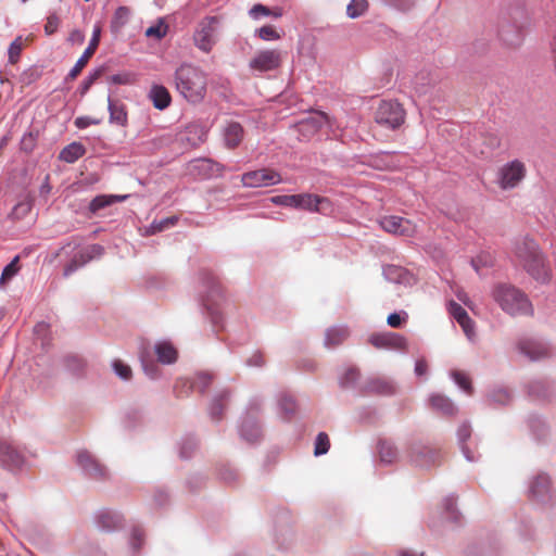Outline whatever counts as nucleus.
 Returning a JSON list of instances; mask_svg holds the SVG:
<instances>
[{
    "label": "nucleus",
    "instance_id": "1",
    "mask_svg": "<svg viewBox=\"0 0 556 556\" xmlns=\"http://www.w3.org/2000/svg\"><path fill=\"white\" fill-rule=\"evenodd\" d=\"M174 83L179 94L190 103H200L206 96L207 75L198 66L180 65L175 71Z\"/></svg>",
    "mask_w": 556,
    "mask_h": 556
},
{
    "label": "nucleus",
    "instance_id": "2",
    "mask_svg": "<svg viewBox=\"0 0 556 556\" xmlns=\"http://www.w3.org/2000/svg\"><path fill=\"white\" fill-rule=\"evenodd\" d=\"M517 261L538 281L546 282L551 278V269L533 239L525 237L515 243Z\"/></svg>",
    "mask_w": 556,
    "mask_h": 556
},
{
    "label": "nucleus",
    "instance_id": "3",
    "mask_svg": "<svg viewBox=\"0 0 556 556\" xmlns=\"http://www.w3.org/2000/svg\"><path fill=\"white\" fill-rule=\"evenodd\" d=\"M492 295L502 309L510 315H531L533 313V307L528 296L511 285H496Z\"/></svg>",
    "mask_w": 556,
    "mask_h": 556
},
{
    "label": "nucleus",
    "instance_id": "4",
    "mask_svg": "<svg viewBox=\"0 0 556 556\" xmlns=\"http://www.w3.org/2000/svg\"><path fill=\"white\" fill-rule=\"evenodd\" d=\"M271 202L277 205L301 208L309 212L325 213L330 208V201L327 198L312 193L276 195Z\"/></svg>",
    "mask_w": 556,
    "mask_h": 556
},
{
    "label": "nucleus",
    "instance_id": "5",
    "mask_svg": "<svg viewBox=\"0 0 556 556\" xmlns=\"http://www.w3.org/2000/svg\"><path fill=\"white\" fill-rule=\"evenodd\" d=\"M220 24L218 16H205L194 30L193 42L201 51L208 53L217 42V31Z\"/></svg>",
    "mask_w": 556,
    "mask_h": 556
},
{
    "label": "nucleus",
    "instance_id": "6",
    "mask_svg": "<svg viewBox=\"0 0 556 556\" xmlns=\"http://www.w3.org/2000/svg\"><path fill=\"white\" fill-rule=\"evenodd\" d=\"M405 116L406 113L401 103L383 100L376 110L375 121L388 129H396L404 124Z\"/></svg>",
    "mask_w": 556,
    "mask_h": 556
},
{
    "label": "nucleus",
    "instance_id": "7",
    "mask_svg": "<svg viewBox=\"0 0 556 556\" xmlns=\"http://www.w3.org/2000/svg\"><path fill=\"white\" fill-rule=\"evenodd\" d=\"M526 165L519 161L514 160L503 165L498 172V186L503 190L516 188L526 177Z\"/></svg>",
    "mask_w": 556,
    "mask_h": 556
},
{
    "label": "nucleus",
    "instance_id": "8",
    "mask_svg": "<svg viewBox=\"0 0 556 556\" xmlns=\"http://www.w3.org/2000/svg\"><path fill=\"white\" fill-rule=\"evenodd\" d=\"M282 178L279 173L270 168H261L244 173L241 182L248 188H262L280 184Z\"/></svg>",
    "mask_w": 556,
    "mask_h": 556
},
{
    "label": "nucleus",
    "instance_id": "9",
    "mask_svg": "<svg viewBox=\"0 0 556 556\" xmlns=\"http://www.w3.org/2000/svg\"><path fill=\"white\" fill-rule=\"evenodd\" d=\"M281 52L276 49H266L256 52L250 60L249 66L251 70L264 73L275 71L281 65Z\"/></svg>",
    "mask_w": 556,
    "mask_h": 556
},
{
    "label": "nucleus",
    "instance_id": "10",
    "mask_svg": "<svg viewBox=\"0 0 556 556\" xmlns=\"http://www.w3.org/2000/svg\"><path fill=\"white\" fill-rule=\"evenodd\" d=\"M379 225L384 231L396 236L413 237L417 231L415 223L395 215L381 217Z\"/></svg>",
    "mask_w": 556,
    "mask_h": 556
},
{
    "label": "nucleus",
    "instance_id": "11",
    "mask_svg": "<svg viewBox=\"0 0 556 556\" xmlns=\"http://www.w3.org/2000/svg\"><path fill=\"white\" fill-rule=\"evenodd\" d=\"M102 252V247L98 244H92L79 250L77 253L73 255L72 260L64 266L63 276L70 277L80 267L89 263L91 260H93L97 256H100Z\"/></svg>",
    "mask_w": 556,
    "mask_h": 556
},
{
    "label": "nucleus",
    "instance_id": "12",
    "mask_svg": "<svg viewBox=\"0 0 556 556\" xmlns=\"http://www.w3.org/2000/svg\"><path fill=\"white\" fill-rule=\"evenodd\" d=\"M100 34H101L100 26H96L94 29H93V33H92V38H91L88 47L84 51L83 55L77 60V62L74 65V67L67 74L66 80H74V79H76L77 76L84 70V67L88 64L89 60L92 58V55L94 54V52H96V50H97V48L99 46Z\"/></svg>",
    "mask_w": 556,
    "mask_h": 556
},
{
    "label": "nucleus",
    "instance_id": "13",
    "mask_svg": "<svg viewBox=\"0 0 556 556\" xmlns=\"http://www.w3.org/2000/svg\"><path fill=\"white\" fill-rule=\"evenodd\" d=\"M368 342L377 349L404 350L406 348L405 338L394 332L372 333Z\"/></svg>",
    "mask_w": 556,
    "mask_h": 556
},
{
    "label": "nucleus",
    "instance_id": "14",
    "mask_svg": "<svg viewBox=\"0 0 556 556\" xmlns=\"http://www.w3.org/2000/svg\"><path fill=\"white\" fill-rule=\"evenodd\" d=\"M448 313L460 325L466 336L469 339L472 338L475 334V324L472 319L469 317L466 309L462 307V305H459L458 303L451 301L448 303Z\"/></svg>",
    "mask_w": 556,
    "mask_h": 556
},
{
    "label": "nucleus",
    "instance_id": "15",
    "mask_svg": "<svg viewBox=\"0 0 556 556\" xmlns=\"http://www.w3.org/2000/svg\"><path fill=\"white\" fill-rule=\"evenodd\" d=\"M517 348L521 354L531 361L540 359L548 354V349L544 343L531 339L520 340Z\"/></svg>",
    "mask_w": 556,
    "mask_h": 556
},
{
    "label": "nucleus",
    "instance_id": "16",
    "mask_svg": "<svg viewBox=\"0 0 556 556\" xmlns=\"http://www.w3.org/2000/svg\"><path fill=\"white\" fill-rule=\"evenodd\" d=\"M78 464L83 467V469L94 479H101L105 477V468L98 463L93 456L87 452H79L77 455Z\"/></svg>",
    "mask_w": 556,
    "mask_h": 556
},
{
    "label": "nucleus",
    "instance_id": "17",
    "mask_svg": "<svg viewBox=\"0 0 556 556\" xmlns=\"http://www.w3.org/2000/svg\"><path fill=\"white\" fill-rule=\"evenodd\" d=\"M0 462L9 468H18L24 458L13 444L0 441Z\"/></svg>",
    "mask_w": 556,
    "mask_h": 556
},
{
    "label": "nucleus",
    "instance_id": "18",
    "mask_svg": "<svg viewBox=\"0 0 556 556\" xmlns=\"http://www.w3.org/2000/svg\"><path fill=\"white\" fill-rule=\"evenodd\" d=\"M148 98L153 103V106L160 111L167 109L172 103V96L163 85H152Z\"/></svg>",
    "mask_w": 556,
    "mask_h": 556
},
{
    "label": "nucleus",
    "instance_id": "19",
    "mask_svg": "<svg viewBox=\"0 0 556 556\" xmlns=\"http://www.w3.org/2000/svg\"><path fill=\"white\" fill-rule=\"evenodd\" d=\"M108 109L110 112V123L126 127L128 125V113L126 105L119 100L108 99Z\"/></svg>",
    "mask_w": 556,
    "mask_h": 556
},
{
    "label": "nucleus",
    "instance_id": "20",
    "mask_svg": "<svg viewBox=\"0 0 556 556\" xmlns=\"http://www.w3.org/2000/svg\"><path fill=\"white\" fill-rule=\"evenodd\" d=\"M98 526L104 531H113L123 526V518L117 513L104 510L98 515Z\"/></svg>",
    "mask_w": 556,
    "mask_h": 556
},
{
    "label": "nucleus",
    "instance_id": "21",
    "mask_svg": "<svg viewBox=\"0 0 556 556\" xmlns=\"http://www.w3.org/2000/svg\"><path fill=\"white\" fill-rule=\"evenodd\" d=\"M227 148H237L243 139V128L239 123L232 122L227 125L224 131Z\"/></svg>",
    "mask_w": 556,
    "mask_h": 556
},
{
    "label": "nucleus",
    "instance_id": "22",
    "mask_svg": "<svg viewBox=\"0 0 556 556\" xmlns=\"http://www.w3.org/2000/svg\"><path fill=\"white\" fill-rule=\"evenodd\" d=\"M193 169H197L199 174L204 177L218 176L223 172V165L213 162L208 159L198 160L192 165Z\"/></svg>",
    "mask_w": 556,
    "mask_h": 556
},
{
    "label": "nucleus",
    "instance_id": "23",
    "mask_svg": "<svg viewBox=\"0 0 556 556\" xmlns=\"http://www.w3.org/2000/svg\"><path fill=\"white\" fill-rule=\"evenodd\" d=\"M329 123V117L324 112H316L314 115L300 122V130L317 131L323 125Z\"/></svg>",
    "mask_w": 556,
    "mask_h": 556
},
{
    "label": "nucleus",
    "instance_id": "24",
    "mask_svg": "<svg viewBox=\"0 0 556 556\" xmlns=\"http://www.w3.org/2000/svg\"><path fill=\"white\" fill-rule=\"evenodd\" d=\"M86 152L85 147L79 142H72L60 152V160L66 163H74Z\"/></svg>",
    "mask_w": 556,
    "mask_h": 556
},
{
    "label": "nucleus",
    "instance_id": "25",
    "mask_svg": "<svg viewBox=\"0 0 556 556\" xmlns=\"http://www.w3.org/2000/svg\"><path fill=\"white\" fill-rule=\"evenodd\" d=\"M437 457V452L428 447H418L417 451L414 452L412 462L415 463L417 466L424 467L430 464H434Z\"/></svg>",
    "mask_w": 556,
    "mask_h": 556
},
{
    "label": "nucleus",
    "instance_id": "26",
    "mask_svg": "<svg viewBox=\"0 0 556 556\" xmlns=\"http://www.w3.org/2000/svg\"><path fill=\"white\" fill-rule=\"evenodd\" d=\"M155 353L157 355V359L164 364H172L177 358V351L172 344L166 342L159 343L155 346Z\"/></svg>",
    "mask_w": 556,
    "mask_h": 556
},
{
    "label": "nucleus",
    "instance_id": "27",
    "mask_svg": "<svg viewBox=\"0 0 556 556\" xmlns=\"http://www.w3.org/2000/svg\"><path fill=\"white\" fill-rule=\"evenodd\" d=\"M126 197H119V195H106L101 194L97 195L89 204V211L91 213H97L98 211L112 205L115 202L123 201Z\"/></svg>",
    "mask_w": 556,
    "mask_h": 556
},
{
    "label": "nucleus",
    "instance_id": "28",
    "mask_svg": "<svg viewBox=\"0 0 556 556\" xmlns=\"http://www.w3.org/2000/svg\"><path fill=\"white\" fill-rule=\"evenodd\" d=\"M430 404L432 408L437 409L438 412L442 413L443 415H453L456 410L454 404L451 402L450 399L443 396V395H432L430 397Z\"/></svg>",
    "mask_w": 556,
    "mask_h": 556
},
{
    "label": "nucleus",
    "instance_id": "29",
    "mask_svg": "<svg viewBox=\"0 0 556 556\" xmlns=\"http://www.w3.org/2000/svg\"><path fill=\"white\" fill-rule=\"evenodd\" d=\"M551 488L549 477L539 475L531 484L530 491L535 497H544L548 494Z\"/></svg>",
    "mask_w": 556,
    "mask_h": 556
},
{
    "label": "nucleus",
    "instance_id": "30",
    "mask_svg": "<svg viewBox=\"0 0 556 556\" xmlns=\"http://www.w3.org/2000/svg\"><path fill=\"white\" fill-rule=\"evenodd\" d=\"M481 149L478 151L482 156H489L501 147V138L495 134H485L481 138Z\"/></svg>",
    "mask_w": 556,
    "mask_h": 556
},
{
    "label": "nucleus",
    "instance_id": "31",
    "mask_svg": "<svg viewBox=\"0 0 556 556\" xmlns=\"http://www.w3.org/2000/svg\"><path fill=\"white\" fill-rule=\"evenodd\" d=\"M130 16V10L126 7H119L116 9L112 21H111V29L113 31L121 30L128 22Z\"/></svg>",
    "mask_w": 556,
    "mask_h": 556
},
{
    "label": "nucleus",
    "instance_id": "32",
    "mask_svg": "<svg viewBox=\"0 0 556 556\" xmlns=\"http://www.w3.org/2000/svg\"><path fill=\"white\" fill-rule=\"evenodd\" d=\"M380 460L386 464H391L397 458V451L394 445L387 441L379 443Z\"/></svg>",
    "mask_w": 556,
    "mask_h": 556
},
{
    "label": "nucleus",
    "instance_id": "33",
    "mask_svg": "<svg viewBox=\"0 0 556 556\" xmlns=\"http://www.w3.org/2000/svg\"><path fill=\"white\" fill-rule=\"evenodd\" d=\"M349 336V331L345 328H332L327 331L326 343L334 346L342 343Z\"/></svg>",
    "mask_w": 556,
    "mask_h": 556
},
{
    "label": "nucleus",
    "instance_id": "34",
    "mask_svg": "<svg viewBox=\"0 0 556 556\" xmlns=\"http://www.w3.org/2000/svg\"><path fill=\"white\" fill-rule=\"evenodd\" d=\"M367 8V0H352L346 8V13L351 18H355L361 16Z\"/></svg>",
    "mask_w": 556,
    "mask_h": 556
},
{
    "label": "nucleus",
    "instance_id": "35",
    "mask_svg": "<svg viewBox=\"0 0 556 556\" xmlns=\"http://www.w3.org/2000/svg\"><path fill=\"white\" fill-rule=\"evenodd\" d=\"M329 447L330 440L328 434L325 432H319L315 441L314 454L316 456L324 455L329 451Z\"/></svg>",
    "mask_w": 556,
    "mask_h": 556
},
{
    "label": "nucleus",
    "instance_id": "36",
    "mask_svg": "<svg viewBox=\"0 0 556 556\" xmlns=\"http://www.w3.org/2000/svg\"><path fill=\"white\" fill-rule=\"evenodd\" d=\"M168 30L167 24H165L162 20L157 22V24L150 26L146 29V36L150 38L162 39L166 36Z\"/></svg>",
    "mask_w": 556,
    "mask_h": 556
},
{
    "label": "nucleus",
    "instance_id": "37",
    "mask_svg": "<svg viewBox=\"0 0 556 556\" xmlns=\"http://www.w3.org/2000/svg\"><path fill=\"white\" fill-rule=\"evenodd\" d=\"M31 210V201L24 199L20 201L12 210L11 216L15 219H21L26 216Z\"/></svg>",
    "mask_w": 556,
    "mask_h": 556
},
{
    "label": "nucleus",
    "instance_id": "38",
    "mask_svg": "<svg viewBox=\"0 0 556 556\" xmlns=\"http://www.w3.org/2000/svg\"><path fill=\"white\" fill-rule=\"evenodd\" d=\"M241 434L247 441L254 442L260 438L261 433L255 425L250 421H244L241 428Z\"/></svg>",
    "mask_w": 556,
    "mask_h": 556
},
{
    "label": "nucleus",
    "instance_id": "39",
    "mask_svg": "<svg viewBox=\"0 0 556 556\" xmlns=\"http://www.w3.org/2000/svg\"><path fill=\"white\" fill-rule=\"evenodd\" d=\"M452 376L459 388H462L466 393L472 394L471 380L465 372L455 370Z\"/></svg>",
    "mask_w": 556,
    "mask_h": 556
},
{
    "label": "nucleus",
    "instance_id": "40",
    "mask_svg": "<svg viewBox=\"0 0 556 556\" xmlns=\"http://www.w3.org/2000/svg\"><path fill=\"white\" fill-rule=\"evenodd\" d=\"M257 36L265 41L278 40L281 35L271 25H265L256 30Z\"/></svg>",
    "mask_w": 556,
    "mask_h": 556
},
{
    "label": "nucleus",
    "instance_id": "41",
    "mask_svg": "<svg viewBox=\"0 0 556 556\" xmlns=\"http://www.w3.org/2000/svg\"><path fill=\"white\" fill-rule=\"evenodd\" d=\"M493 263H494L493 256L489 253H481L471 260V264L477 273H479L482 267L492 266Z\"/></svg>",
    "mask_w": 556,
    "mask_h": 556
},
{
    "label": "nucleus",
    "instance_id": "42",
    "mask_svg": "<svg viewBox=\"0 0 556 556\" xmlns=\"http://www.w3.org/2000/svg\"><path fill=\"white\" fill-rule=\"evenodd\" d=\"M18 256H15L11 263H9L2 274H1V278H0V282L1 283H4L5 281L10 280L14 275L17 274L18 269H20V266H18Z\"/></svg>",
    "mask_w": 556,
    "mask_h": 556
},
{
    "label": "nucleus",
    "instance_id": "43",
    "mask_svg": "<svg viewBox=\"0 0 556 556\" xmlns=\"http://www.w3.org/2000/svg\"><path fill=\"white\" fill-rule=\"evenodd\" d=\"M60 24H61L60 16L56 13H51L47 17V22L45 24V33H46V35H48V36L53 35L58 30Z\"/></svg>",
    "mask_w": 556,
    "mask_h": 556
},
{
    "label": "nucleus",
    "instance_id": "44",
    "mask_svg": "<svg viewBox=\"0 0 556 556\" xmlns=\"http://www.w3.org/2000/svg\"><path fill=\"white\" fill-rule=\"evenodd\" d=\"M114 371L118 377H121L124 380H128L131 378V368L123 363L121 359H115L113 363Z\"/></svg>",
    "mask_w": 556,
    "mask_h": 556
},
{
    "label": "nucleus",
    "instance_id": "45",
    "mask_svg": "<svg viewBox=\"0 0 556 556\" xmlns=\"http://www.w3.org/2000/svg\"><path fill=\"white\" fill-rule=\"evenodd\" d=\"M228 396H229V393L225 392V393H223L220 395V399L215 400L212 403V406H211V409H210V414H211L212 418H214L216 420H219L222 418L223 409H224L222 401L225 400V399H228Z\"/></svg>",
    "mask_w": 556,
    "mask_h": 556
},
{
    "label": "nucleus",
    "instance_id": "46",
    "mask_svg": "<svg viewBox=\"0 0 556 556\" xmlns=\"http://www.w3.org/2000/svg\"><path fill=\"white\" fill-rule=\"evenodd\" d=\"M22 51V39L16 38L9 48V60L12 64L16 63Z\"/></svg>",
    "mask_w": 556,
    "mask_h": 556
},
{
    "label": "nucleus",
    "instance_id": "47",
    "mask_svg": "<svg viewBox=\"0 0 556 556\" xmlns=\"http://www.w3.org/2000/svg\"><path fill=\"white\" fill-rule=\"evenodd\" d=\"M359 372L357 368L351 367L345 370L343 376L340 379V383L342 387L351 386L358 378Z\"/></svg>",
    "mask_w": 556,
    "mask_h": 556
},
{
    "label": "nucleus",
    "instance_id": "48",
    "mask_svg": "<svg viewBox=\"0 0 556 556\" xmlns=\"http://www.w3.org/2000/svg\"><path fill=\"white\" fill-rule=\"evenodd\" d=\"M111 81L117 85H130L136 81V76L132 73L115 74L111 77Z\"/></svg>",
    "mask_w": 556,
    "mask_h": 556
},
{
    "label": "nucleus",
    "instance_id": "49",
    "mask_svg": "<svg viewBox=\"0 0 556 556\" xmlns=\"http://www.w3.org/2000/svg\"><path fill=\"white\" fill-rule=\"evenodd\" d=\"M249 15L254 20H257L261 16H269V8L261 3L254 4L250 9Z\"/></svg>",
    "mask_w": 556,
    "mask_h": 556
},
{
    "label": "nucleus",
    "instance_id": "50",
    "mask_svg": "<svg viewBox=\"0 0 556 556\" xmlns=\"http://www.w3.org/2000/svg\"><path fill=\"white\" fill-rule=\"evenodd\" d=\"M178 218L176 216L167 217L159 223H153L152 228L154 231H163L164 229H167L174 225H176Z\"/></svg>",
    "mask_w": 556,
    "mask_h": 556
},
{
    "label": "nucleus",
    "instance_id": "51",
    "mask_svg": "<svg viewBox=\"0 0 556 556\" xmlns=\"http://www.w3.org/2000/svg\"><path fill=\"white\" fill-rule=\"evenodd\" d=\"M67 366L74 372H80L84 370L86 364L81 358L77 356H71L67 358Z\"/></svg>",
    "mask_w": 556,
    "mask_h": 556
},
{
    "label": "nucleus",
    "instance_id": "52",
    "mask_svg": "<svg viewBox=\"0 0 556 556\" xmlns=\"http://www.w3.org/2000/svg\"><path fill=\"white\" fill-rule=\"evenodd\" d=\"M99 119H92L88 116H79L75 119V126L79 129L87 128L90 125H98Z\"/></svg>",
    "mask_w": 556,
    "mask_h": 556
},
{
    "label": "nucleus",
    "instance_id": "53",
    "mask_svg": "<svg viewBox=\"0 0 556 556\" xmlns=\"http://www.w3.org/2000/svg\"><path fill=\"white\" fill-rule=\"evenodd\" d=\"M72 45H81L85 40V34L79 29H73L67 38Z\"/></svg>",
    "mask_w": 556,
    "mask_h": 556
},
{
    "label": "nucleus",
    "instance_id": "54",
    "mask_svg": "<svg viewBox=\"0 0 556 556\" xmlns=\"http://www.w3.org/2000/svg\"><path fill=\"white\" fill-rule=\"evenodd\" d=\"M280 407L287 415L293 414L295 412V403L291 397H283L280 401Z\"/></svg>",
    "mask_w": 556,
    "mask_h": 556
},
{
    "label": "nucleus",
    "instance_id": "55",
    "mask_svg": "<svg viewBox=\"0 0 556 556\" xmlns=\"http://www.w3.org/2000/svg\"><path fill=\"white\" fill-rule=\"evenodd\" d=\"M405 320V318H403L400 314L397 313H392L388 316L387 318V323L390 327L392 328H400L403 324V321Z\"/></svg>",
    "mask_w": 556,
    "mask_h": 556
},
{
    "label": "nucleus",
    "instance_id": "56",
    "mask_svg": "<svg viewBox=\"0 0 556 556\" xmlns=\"http://www.w3.org/2000/svg\"><path fill=\"white\" fill-rule=\"evenodd\" d=\"M198 384L200 386L201 392H203L212 382V376L206 372H201L197 377Z\"/></svg>",
    "mask_w": 556,
    "mask_h": 556
},
{
    "label": "nucleus",
    "instance_id": "57",
    "mask_svg": "<svg viewBox=\"0 0 556 556\" xmlns=\"http://www.w3.org/2000/svg\"><path fill=\"white\" fill-rule=\"evenodd\" d=\"M100 76V72H94L93 74H90L81 84V93H86L89 88L93 85V83L98 79Z\"/></svg>",
    "mask_w": 556,
    "mask_h": 556
},
{
    "label": "nucleus",
    "instance_id": "58",
    "mask_svg": "<svg viewBox=\"0 0 556 556\" xmlns=\"http://www.w3.org/2000/svg\"><path fill=\"white\" fill-rule=\"evenodd\" d=\"M143 539V532L141 529H134L132 531V547L135 551H138L140 548L141 541Z\"/></svg>",
    "mask_w": 556,
    "mask_h": 556
},
{
    "label": "nucleus",
    "instance_id": "59",
    "mask_svg": "<svg viewBox=\"0 0 556 556\" xmlns=\"http://www.w3.org/2000/svg\"><path fill=\"white\" fill-rule=\"evenodd\" d=\"M265 364L264 356L261 353H254L248 361L250 366H263Z\"/></svg>",
    "mask_w": 556,
    "mask_h": 556
},
{
    "label": "nucleus",
    "instance_id": "60",
    "mask_svg": "<svg viewBox=\"0 0 556 556\" xmlns=\"http://www.w3.org/2000/svg\"><path fill=\"white\" fill-rule=\"evenodd\" d=\"M375 388L378 392L383 394H389L393 392V387L388 382L377 381L375 382Z\"/></svg>",
    "mask_w": 556,
    "mask_h": 556
},
{
    "label": "nucleus",
    "instance_id": "61",
    "mask_svg": "<svg viewBox=\"0 0 556 556\" xmlns=\"http://www.w3.org/2000/svg\"><path fill=\"white\" fill-rule=\"evenodd\" d=\"M187 129H188L189 132L194 131L195 134H198L199 135V137H198L199 141H201V142L205 141V139H206V131L204 130V128H202V127H200L198 125H191Z\"/></svg>",
    "mask_w": 556,
    "mask_h": 556
},
{
    "label": "nucleus",
    "instance_id": "62",
    "mask_svg": "<svg viewBox=\"0 0 556 556\" xmlns=\"http://www.w3.org/2000/svg\"><path fill=\"white\" fill-rule=\"evenodd\" d=\"M428 370V365L425 361H417L416 363V366H415V372L418 375V376H424L426 375Z\"/></svg>",
    "mask_w": 556,
    "mask_h": 556
},
{
    "label": "nucleus",
    "instance_id": "63",
    "mask_svg": "<svg viewBox=\"0 0 556 556\" xmlns=\"http://www.w3.org/2000/svg\"><path fill=\"white\" fill-rule=\"evenodd\" d=\"M33 135L31 134H28V135H25L22 139V147L24 150H31L33 149Z\"/></svg>",
    "mask_w": 556,
    "mask_h": 556
},
{
    "label": "nucleus",
    "instance_id": "64",
    "mask_svg": "<svg viewBox=\"0 0 556 556\" xmlns=\"http://www.w3.org/2000/svg\"><path fill=\"white\" fill-rule=\"evenodd\" d=\"M459 438L462 441H465L470 437V429L467 426H463L458 431Z\"/></svg>",
    "mask_w": 556,
    "mask_h": 556
}]
</instances>
